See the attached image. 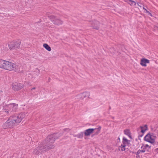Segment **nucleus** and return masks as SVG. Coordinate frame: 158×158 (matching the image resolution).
Returning <instances> with one entry per match:
<instances>
[{
    "instance_id": "nucleus-1",
    "label": "nucleus",
    "mask_w": 158,
    "mask_h": 158,
    "mask_svg": "<svg viewBox=\"0 0 158 158\" xmlns=\"http://www.w3.org/2000/svg\"><path fill=\"white\" fill-rule=\"evenodd\" d=\"M54 136V135H51L47 136L44 141L42 143V145H40L35 149L33 153L37 154L39 152L46 151L53 148L54 146L53 144L55 140Z\"/></svg>"
},
{
    "instance_id": "nucleus-2",
    "label": "nucleus",
    "mask_w": 158,
    "mask_h": 158,
    "mask_svg": "<svg viewBox=\"0 0 158 158\" xmlns=\"http://www.w3.org/2000/svg\"><path fill=\"white\" fill-rule=\"evenodd\" d=\"M18 107V105L14 103L6 105L4 106L2 110H0V114H3L5 115H8L11 112L15 111L17 109Z\"/></svg>"
},
{
    "instance_id": "nucleus-3",
    "label": "nucleus",
    "mask_w": 158,
    "mask_h": 158,
    "mask_svg": "<svg viewBox=\"0 0 158 158\" xmlns=\"http://www.w3.org/2000/svg\"><path fill=\"white\" fill-rule=\"evenodd\" d=\"M16 68V65L10 62L0 59V68L6 70L11 71Z\"/></svg>"
},
{
    "instance_id": "nucleus-4",
    "label": "nucleus",
    "mask_w": 158,
    "mask_h": 158,
    "mask_svg": "<svg viewBox=\"0 0 158 158\" xmlns=\"http://www.w3.org/2000/svg\"><path fill=\"white\" fill-rule=\"evenodd\" d=\"M21 44L19 40L10 41L8 43V46L10 50L16 49L19 48Z\"/></svg>"
},
{
    "instance_id": "nucleus-5",
    "label": "nucleus",
    "mask_w": 158,
    "mask_h": 158,
    "mask_svg": "<svg viewBox=\"0 0 158 158\" xmlns=\"http://www.w3.org/2000/svg\"><path fill=\"white\" fill-rule=\"evenodd\" d=\"M25 117V114L23 113H21L17 116H12L10 117L15 124L21 122Z\"/></svg>"
},
{
    "instance_id": "nucleus-6",
    "label": "nucleus",
    "mask_w": 158,
    "mask_h": 158,
    "mask_svg": "<svg viewBox=\"0 0 158 158\" xmlns=\"http://www.w3.org/2000/svg\"><path fill=\"white\" fill-rule=\"evenodd\" d=\"M156 138V135L153 134H148L144 137V140L152 144L153 143L155 142Z\"/></svg>"
},
{
    "instance_id": "nucleus-7",
    "label": "nucleus",
    "mask_w": 158,
    "mask_h": 158,
    "mask_svg": "<svg viewBox=\"0 0 158 158\" xmlns=\"http://www.w3.org/2000/svg\"><path fill=\"white\" fill-rule=\"evenodd\" d=\"M50 18L53 23L56 25L59 26L62 25L63 23V21L62 20L54 16H50Z\"/></svg>"
},
{
    "instance_id": "nucleus-8",
    "label": "nucleus",
    "mask_w": 158,
    "mask_h": 158,
    "mask_svg": "<svg viewBox=\"0 0 158 158\" xmlns=\"http://www.w3.org/2000/svg\"><path fill=\"white\" fill-rule=\"evenodd\" d=\"M101 129V127H99L98 128L95 129L94 128H89L86 130L84 131V133L85 136H89L90 135L93 133L94 131L95 130H97V133H98L99 132Z\"/></svg>"
},
{
    "instance_id": "nucleus-9",
    "label": "nucleus",
    "mask_w": 158,
    "mask_h": 158,
    "mask_svg": "<svg viewBox=\"0 0 158 158\" xmlns=\"http://www.w3.org/2000/svg\"><path fill=\"white\" fill-rule=\"evenodd\" d=\"M15 125L13 121L10 117L9 118V119L5 122L3 125V127L4 128H6L7 127H13Z\"/></svg>"
},
{
    "instance_id": "nucleus-10",
    "label": "nucleus",
    "mask_w": 158,
    "mask_h": 158,
    "mask_svg": "<svg viewBox=\"0 0 158 158\" xmlns=\"http://www.w3.org/2000/svg\"><path fill=\"white\" fill-rule=\"evenodd\" d=\"M151 148V146L147 144H142L141 147L142 152H149Z\"/></svg>"
},
{
    "instance_id": "nucleus-11",
    "label": "nucleus",
    "mask_w": 158,
    "mask_h": 158,
    "mask_svg": "<svg viewBox=\"0 0 158 158\" xmlns=\"http://www.w3.org/2000/svg\"><path fill=\"white\" fill-rule=\"evenodd\" d=\"M23 86V85L22 84H14L13 85V88L14 90L17 91L22 89Z\"/></svg>"
},
{
    "instance_id": "nucleus-12",
    "label": "nucleus",
    "mask_w": 158,
    "mask_h": 158,
    "mask_svg": "<svg viewBox=\"0 0 158 158\" xmlns=\"http://www.w3.org/2000/svg\"><path fill=\"white\" fill-rule=\"evenodd\" d=\"M149 60L145 58H142L140 60V64L143 66H147V63H149Z\"/></svg>"
},
{
    "instance_id": "nucleus-13",
    "label": "nucleus",
    "mask_w": 158,
    "mask_h": 158,
    "mask_svg": "<svg viewBox=\"0 0 158 158\" xmlns=\"http://www.w3.org/2000/svg\"><path fill=\"white\" fill-rule=\"evenodd\" d=\"M129 146L121 144L119 147V149L122 151H124L125 152H127L129 150Z\"/></svg>"
},
{
    "instance_id": "nucleus-14",
    "label": "nucleus",
    "mask_w": 158,
    "mask_h": 158,
    "mask_svg": "<svg viewBox=\"0 0 158 158\" xmlns=\"http://www.w3.org/2000/svg\"><path fill=\"white\" fill-rule=\"evenodd\" d=\"M80 96H82L83 98H89L90 96V93L89 92L85 91L78 95Z\"/></svg>"
},
{
    "instance_id": "nucleus-15",
    "label": "nucleus",
    "mask_w": 158,
    "mask_h": 158,
    "mask_svg": "<svg viewBox=\"0 0 158 158\" xmlns=\"http://www.w3.org/2000/svg\"><path fill=\"white\" fill-rule=\"evenodd\" d=\"M130 141L128 140L126 137L123 138L122 144L129 146Z\"/></svg>"
},
{
    "instance_id": "nucleus-16",
    "label": "nucleus",
    "mask_w": 158,
    "mask_h": 158,
    "mask_svg": "<svg viewBox=\"0 0 158 158\" xmlns=\"http://www.w3.org/2000/svg\"><path fill=\"white\" fill-rule=\"evenodd\" d=\"M99 23L97 21H94L93 22L92 27L94 28L98 29L99 27Z\"/></svg>"
},
{
    "instance_id": "nucleus-17",
    "label": "nucleus",
    "mask_w": 158,
    "mask_h": 158,
    "mask_svg": "<svg viewBox=\"0 0 158 158\" xmlns=\"http://www.w3.org/2000/svg\"><path fill=\"white\" fill-rule=\"evenodd\" d=\"M127 2L131 6H136L137 3L135 1L131 0H123Z\"/></svg>"
},
{
    "instance_id": "nucleus-18",
    "label": "nucleus",
    "mask_w": 158,
    "mask_h": 158,
    "mask_svg": "<svg viewBox=\"0 0 158 158\" xmlns=\"http://www.w3.org/2000/svg\"><path fill=\"white\" fill-rule=\"evenodd\" d=\"M147 129V127L146 125H144L143 126L140 127L139 130L140 131L143 133H144Z\"/></svg>"
},
{
    "instance_id": "nucleus-19",
    "label": "nucleus",
    "mask_w": 158,
    "mask_h": 158,
    "mask_svg": "<svg viewBox=\"0 0 158 158\" xmlns=\"http://www.w3.org/2000/svg\"><path fill=\"white\" fill-rule=\"evenodd\" d=\"M124 133L127 135L130 138H131V133L129 129H126L124 131Z\"/></svg>"
},
{
    "instance_id": "nucleus-20",
    "label": "nucleus",
    "mask_w": 158,
    "mask_h": 158,
    "mask_svg": "<svg viewBox=\"0 0 158 158\" xmlns=\"http://www.w3.org/2000/svg\"><path fill=\"white\" fill-rule=\"evenodd\" d=\"M43 46L49 52H50L51 51V47L47 44H44L43 45Z\"/></svg>"
},
{
    "instance_id": "nucleus-21",
    "label": "nucleus",
    "mask_w": 158,
    "mask_h": 158,
    "mask_svg": "<svg viewBox=\"0 0 158 158\" xmlns=\"http://www.w3.org/2000/svg\"><path fill=\"white\" fill-rule=\"evenodd\" d=\"M83 133L82 132H81V133L77 134L76 136L79 138L81 139L83 138Z\"/></svg>"
},
{
    "instance_id": "nucleus-22",
    "label": "nucleus",
    "mask_w": 158,
    "mask_h": 158,
    "mask_svg": "<svg viewBox=\"0 0 158 158\" xmlns=\"http://www.w3.org/2000/svg\"><path fill=\"white\" fill-rule=\"evenodd\" d=\"M31 79L32 81L36 80V77L35 76H33L31 78Z\"/></svg>"
},
{
    "instance_id": "nucleus-23",
    "label": "nucleus",
    "mask_w": 158,
    "mask_h": 158,
    "mask_svg": "<svg viewBox=\"0 0 158 158\" xmlns=\"http://www.w3.org/2000/svg\"><path fill=\"white\" fill-rule=\"evenodd\" d=\"M143 9L145 10L146 12L148 13V14L149 15H150L151 16H152V14L151 13H150L149 11H147L146 9H145L144 7L143 8Z\"/></svg>"
},
{
    "instance_id": "nucleus-24",
    "label": "nucleus",
    "mask_w": 158,
    "mask_h": 158,
    "mask_svg": "<svg viewBox=\"0 0 158 158\" xmlns=\"http://www.w3.org/2000/svg\"><path fill=\"white\" fill-rule=\"evenodd\" d=\"M141 152H142V151H141V149L139 150L136 153V155H138Z\"/></svg>"
},
{
    "instance_id": "nucleus-25",
    "label": "nucleus",
    "mask_w": 158,
    "mask_h": 158,
    "mask_svg": "<svg viewBox=\"0 0 158 158\" xmlns=\"http://www.w3.org/2000/svg\"><path fill=\"white\" fill-rule=\"evenodd\" d=\"M155 151L156 153H158V148H156L155 150Z\"/></svg>"
},
{
    "instance_id": "nucleus-26",
    "label": "nucleus",
    "mask_w": 158,
    "mask_h": 158,
    "mask_svg": "<svg viewBox=\"0 0 158 158\" xmlns=\"http://www.w3.org/2000/svg\"><path fill=\"white\" fill-rule=\"evenodd\" d=\"M36 88L35 87H33L31 89V90L32 91L33 90H35L36 89Z\"/></svg>"
},
{
    "instance_id": "nucleus-27",
    "label": "nucleus",
    "mask_w": 158,
    "mask_h": 158,
    "mask_svg": "<svg viewBox=\"0 0 158 158\" xmlns=\"http://www.w3.org/2000/svg\"><path fill=\"white\" fill-rule=\"evenodd\" d=\"M139 6L141 7V6H140V5H139L138 3H136Z\"/></svg>"
},
{
    "instance_id": "nucleus-28",
    "label": "nucleus",
    "mask_w": 158,
    "mask_h": 158,
    "mask_svg": "<svg viewBox=\"0 0 158 158\" xmlns=\"http://www.w3.org/2000/svg\"><path fill=\"white\" fill-rule=\"evenodd\" d=\"M136 157L137 158H138L139 157V156L138 155H137V156H136Z\"/></svg>"
}]
</instances>
